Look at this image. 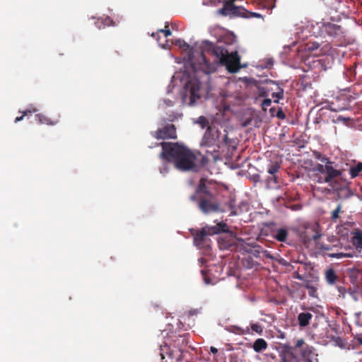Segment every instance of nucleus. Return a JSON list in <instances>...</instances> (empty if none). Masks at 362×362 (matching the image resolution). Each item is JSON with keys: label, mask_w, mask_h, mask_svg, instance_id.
<instances>
[{"label": "nucleus", "mask_w": 362, "mask_h": 362, "mask_svg": "<svg viewBox=\"0 0 362 362\" xmlns=\"http://www.w3.org/2000/svg\"><path fill=\"white\" fill-rule=\"evenodd\" d=\"M326 165V175L325 181L327 180V184L337 180V178L342 179L343 170L337 168V165H334V162L327 163Z\"/></svg>", "instance_id": "10"}, {"label": "nucleus", "mask_w": 362, "mask_h": 362, "mask_svg": "<svg viewBox=\"0 0 362 362\" xmlns=\"http://www.w3.org/2000/svg\"><path fill=\"white\" fill-rule=\"evenodd\" d=\"M262 83H267V84H272V85H276L277 87L278 86H280V83L279 81H274V80H272V79H269V78H266L264 80H262L261 81Z\"/></svg>", "instance_id": "59"}, {"label": "nucleus", "mask_w": 362, "mask_h": 362, "mask_svg": "<svg viewBox=\"0 0 362 362\" xmlns=\"http://www.w3.org/2000/svg\"><path fill=\"white\" fill-rule=\"evenodd\" d=\"M216 42L209 40L202 41L199 48L200 70L206 75L216 71L220 66H225L228 72L237 73L241 67L240 57L238 53L237 37L233 32L225 33L216 37Z\"/></svg>", "instance_id": "1"}, {"label": "nucleus", "mask_w": 362, "mask_h": 362, "mask_svg": "<svg viewBox=\"0 0 362 362\" xmlns=\"http://www.w3.org/2000/svg\"><path fill=\"white\" fill-rule=\"evenodd\" d=\"M272 101L270 98L267 97L264 98L263 100L262 101V103L260 104L262 110L266 111L267 107L272 105Z\"/></svg>", "instance_id": "45"}, {"label": "nucleus", "mask_w": 362, "mask_h": 362, "mask_svg": "<svg viewBox=\"0 0 362 362\" xmlns=\"http://www.w3.org/2000/svg\"><path fill=\"white\" fill-rule=\"evenodd\" d=\"M248 244L249 243H247L246 244H243L241 245L238 248L240 250V252H245V253H248L250 254V250H251V247L250 246H248Z\"/></svg>", "instance_id": "52"}, {"label": "nucleus", "mask_w": 362, "mask_h": 362, "mask_svg": "<svg viewBox=\"0 0 362 362\" xmlns=\"http://www.w3.org/2000/svg\"><path fill=\"white\" fill-rule=\"evenodd\" d=\"M252 120H253L252 117L247 118L246 119H245L244 121H243L241 122V127L243 128L247 127V126H249L251 124Z\"/></svg>", "instance_id": "63"}, {"label": "nucleus", "mask_w": 362, "mask_h": 362, "mask_svg": "<svg viewBox=\"0 0 362 362\" xmlns=\"http://www.w3.org/2000/svg\"><path fill=\"white\" fill-rule=\"evenodd\" d=\"M151 134L157 139H174L177 138L176 127L174 124H166Z\"/></svg>", "instance_id": "7"}, {"label": "nucleus", "mask_w": 362, "mask_h": 362, "mask_svg": "<svg viewBox=\"0 0 362 362\" xmlns=\"http://www.w3.org/2000/svg\"><path fill=\"white\" fill-rule=\"evenodd\" d=\"M156 144L155 146H158ZM162 152L160 158L163 160L159 172L165 176L170 171V163L173 162L175 168L182 172L192 171L197 173L199 167L194 163L195 155L184 145L178 143L160 142Z\"/></svg>", "instance_id": "3"}, {"label": "nucleus", "mask_w": 362, "mask_h": 362, "mask_svg": "<svg viewBox=\"0 0 362 362\" xmlns=\"http://www.w3.org/2000/svg\"><path fill=\"white\" fill-rule=\"evenodd\" d=\"M233 4L229 3L227 0L223 1V6L222 8L217 11V13L223 16H229L230 17L232 13Z\"/></svg>", "instance_id": "24"}, {"label": "nucleus", "mask_w": 362, "mask_h": 362, "mask_svg": "<svg viewBox=\"0 0 362 362\" xmlns=\"http://www.w3.org/2000/svg\"><path fill=\"white\" fill-rule=\"evenodd\" d=\"M206 182V178H201L199 180V184L196 187V194H198L199 199L208 200L216 198V195L214 193H212L207 187Z\"/></svg>", "instance_id": "9"}, {"label": "nucleus", "mask_w": 362, "mask_h": 362, "mask_svg": "<svg viewBox=\"0 0 362 362\" xmlns=\"http://www.w3.org/2000/svg\"><path fill=\"white\" fill-rule=\"evenodd\" d=\"M349 182L343 177L340 180H335L329 184L331 188L328 189V192L335 195L337 194V192L341 191V189H342L344 187H349Z\"/></svg>", "instance_id": "14"}, {"label": "nucleus", "mask_w": 362, "mask_h": 362, "mask_svg": "<svg viewBox=\"0 0 362 362\" xmlns=\"http://www.w3.org/2000/svg\"><path fill=\"white\" fill-rule=\"evenodd\" d=\"M267 348V342L263 338L257 339L252 344V349L256 353H260Z\"/></svg>", "instance_id": "23"}, {"label": "nucleus", "mask_w": 362, "mask_h": 362, "mask_svg": "<svg viewBox=\"0 0 362 362\" xmlns=\"http://www.w3.org/2000/svg\"><path fill=\"white\" fill-rule=\"evenodd\" d=\"M323 27L325 32L331 37H335L341 33V26L331 22L325 23Z\"/></svg>", "instance_id": "15"}, {"label": "nucleus", "mask_w": 362, "mask_h": 362, "mask_svg": "<svg viewBox=\"0 0 362 362\" xmlns=\"http://www.w3.org/2000/svg\"><path fill=\"white\" fill-rule=\"evenodd\" d=\"M250 328L252 332H255L259 334H262L263 332V327L257 323L251 324Z\"/></svg>", "instance_id": "48"}, {"label": "nucleus", "mask_w": 362, "mask_h": 362, "mask_svg": "<svg viewBox=\"0 0 362 362\" xmlns=\"http://www.w3.org/2000/svg\"><path fill=\"white\" fill-rule=\"evenodd\" d=\"M284 88L281 86H278L277 91L272 93V96L274 98V103H279V100L284 98Z\"/></svg>", "instance_id": "35"}, {"label": "nucleus", "mask_w": 362, "mask_h": 362, "mask_svg": "<svg viewBox=\"0 0 362 362\" xmlns=\"http://www.w3.org/2000/svg\"><path fill=\"white\" fill-rule=\"evenodd\" d=\"M201 310H202V308L191 309L189 311V315H190V316L197 315H199L201 313Z\"/></svg>", "instance_id": "64"}, {"label": "nucleus", "mask_w": 362, "mask_h": 362, "mask_svg": "<svg viewBox=\"0 0 362 362\" xmlns=\"http://www.w3.org/2000/svg\"><path fill=\"white\" fill-rule=\"evenodd\" d=\"M272 238L279 242L284 243L286 241L288 230L286 227H281L272 230Z\"/></svg>", "instance_id": "16"}, {"label": "nucleus", "mask_w": 362, "mask_h": 362, "mask_svg": "<svg viewBox=\"0 0 362 362\" xmlns=\"http://www.w3.org/2000/svg\"><path fill=\"white\" fill-rule=\"evenodd\" d=\"M247 16H248L247 18H262V15L261 13H256V12H251V11H249L248 14H247Z\"/></svg>", "instance_id": "60"}, {"label": "nucleus", "mask_w": 362, "mask_h": 362, "mask_svg": "<svg viewBox=\"0 0 362 362\" xmlns=\"http://www.w3.org/2000/svg\"><path fill=\"white\" fill-rule=\"evenodd\" d=\"M238 211H240V215L247 212L249 211L250 206L249 203L246 200H242L237 206Z\"/></svg>", "instance_id": "39"}, {"label": "nucleus", "mask_w": 362, "mask_h": 362, "mask_svg": "<svg viewBox=\"0 0 362 362\" xmlns=\"http://www.w3.org/2000/svg\"><path fill=\"white\" fill-rule=\"evenodd\" d=\"M305 288L308 290L309 296L315 298H317V288L312 284L310 280H304V283L302 285Z\"/></svg>", "instance_id": "27"}, {"label": "nucleus", "mask_w": 362, "mask_h": 362, "mask_svg": "<svg viewBox=\"0 0 362 362\" xmlns=\"http://www.w3.org/2000/svg\"><path fill=\"white\" fill-rule=\"evenodd\" d=\"M189 334H180L177 336H173V339L171 340V346L174 348H177L180 353H183V346L189 343Z\"/></svg>", "instance_id": "12"}, {"label": "nucleus", "mask_w": 362, "mask_h": 362, "mask_svg": "<svg viewBox=\"0 0 362 362\" xmlns=\"http://www.w3.org/2000/svg\"><path fill=\"white\" fill-rule=\"evenodd\" d=\"M262 253L263 254V256L266 258L270 259H276L274 256L270 253L268 250H262Z\"/></svg>", "instance_id": "61"}, {"label": "nucleus", "mask_w": 362, "mask_h": 362, "mask_svg": "<svg viewBox=\"0 0 362 362\" xmlns=\"http://www.w3.org/2000/svg\"><path fill=\"white\" fill-rule=\"evenodd\" d=\"M205 226L208 230L209 235H218L220 236L224 232H227V230L229 228L228 224L223 221H220L214 226Z\"/></svg>", "instance_id": "13"}, {"label": "nucleus", "mask_w": 362, "mask_h": 362, "mask_svg": "<svg viewBox=\"0 0 362 362\" xmlns=\"http://www.w3.org/2000/svg\"><path fill=\"white\" fill-rule=\"evenodd\" d=\"M325 168H326V165L317 163L312 168V171L313 173H315V174H320V175L322 174V173L326 174L327 170H325Z\"/></svg>", "instance_id": "42"}, {"label": "nucleus", "mask_w": 362, "mask_h": 362, "mask_svg": "<svg viewBox=\"0 0 362 362\" xmlns=\"http://www.w3.org/2000/svg\"><path fill=\"white\" fill-rule=\"evenodd\" d=\"M325 278H326L327 282L329 285H332L335 283L337 276V274H336L334 270L332 268H329V269H327L326 271Z\"/></svg>", "instance_id": "33"}, {"label": "nucleus", "mask_w": 362, "mask_h": 362, "mask_svg": "<svg viewBox=\"0 0 362 362\" xmlns=\"http://www.w3.org/2000/svg\"><path fill=\"white\" fill-rule=\"evenodd\" d=\"M206 236H209L208 234V230L206 226L203 227L200 230H199L193 238V243L196 247L199 246L205 240Z\"/></svg>", "instance_id": "17"}, {"label": "nucleus", "mask_w": 362, "mask_h": 362, "mask_svg": "<svg viewBox=\"0 0 362 362\" xmlns=\"http://www.w3.org/2000/svg\"><path fill=\"white\" fill-rule=\"evenodd\" d=\"M350 276L349 279L351 283L354 284L357 281L358 275L361 273V270L356 269V267H353L350 269Z\"/></svg>", "instance_id": "41"}, {"label": "nucleus", "mask_w": 362, "mask_h": 362, "mask_svg": "<svg viewBox=\"0 0 362 362\" xmlns=\"http://www.w3.org/2000/svg\"><path fill=\"white\" fill-rule=\"evenodd\" d=\"M199 155L201 156V159L199 161L200 165L202 166L207 165L210 160V158L206 154H202V152H199Z\"/></svg>", "instance_id": "49"}, {"label": "nucleus", "mask_w": 362, "mask_h": 362, "mask_svg": "<svg viewBox=\"0 0 362 362\" xmlns=\"http://www.w3.org/2000/svg\"><path fill=\"white\" fill-rule=\"evenodd\" d=\"M313 317L312 313L309 312L300 313L298 315V325L300 327H305L310 324V321Z\"/></svg>", "instance_id": "21"}, {"label": "nucleus", "mask_w": 362, "mask_h": 362, "mask_svg": "<svg viewBox=\"0 0 362 362\" xmlns=\"http://www.w3.org/2000/svg\"><path fill=\"white\" fill-rule=\"evenodd\" d=\"M234 247L238 248L241 245L246 244L245 239L240 237H238L235 233V238L233 239Z\"/></svg>", "instance_id": "46"}, {"label": "nucleus", "mask_w": 362, "mask_h": 362, "mask_svg": "<svg viewBox=\"0 0 362 362\" xmlns=\"http://www.w3.org/2000/svg\"><path fill=\"white\" fill-rule=\"evenodd\" d=\"M249 178L255 183H257L261 181V177L259 174L255 173L252 175H250Z\"/></svg>", "instance_id": "56"}, {"label": "nucleus", "mask_w": 362, "mask_h": 362, "mask_svg": "<svg viewBox=\"0 0 362 362\" xmlns=\"http://www.w3.org/2000/svg\"><path fill=\"white\" fill-rule=\"evenodd\" d=\"M194 124H199L202 129L207 128L209 124L208 119L206 117L202 115L199 116L197 119L193 120Z\"/></svg>", "instance_id": "37"}, {"label": "nucleus", "mask_w": 362, "mask_h": 362, "mask_svg": "<svg viewBox=\"0 0 362 362\" xmlns=\"http://www.w3.org/2000/svg\"><path fill=\"white\" fill-rule=\"evenodd\" d=\"M220 134L218 129L208 127L200 143L201 146H214L220 138Z\"/></svg>", "instance_id": "8"}, {"label": "nucleus", "mask_w": 362, "mask_h": 362, "mask_svg": "<svg viewBox=\"0 0 362 362\" xmlns=\"http://www.w3.org/2000/svg\"><path fill=\"white\" fill-rule=\"evenodd\" d=\"M279 168L280 165L278 163H271L268 166L267 173L269 175H275V174L279 171Z\"/></svg>", "instance_id": "44"}, {"label": "nucleus", "mask_w": 362, "mask_h": 362, "mask_svg": "<svg viewBox=\"0 0 362 362\" xmlns=\"http://www.w3.org/2000/svg\"><path fill=\"white\" fill-rule=\"evenodd\" d=\"M330 258L334 259H342L344 258V252H335V253H329L327 255Z\"/></svg>", "instance_id": "54"}, {"label": "nucleus", "mask_w": 362, "mask_h": 362, "mask_svg": "<svg viewBox=\"0 0 362 362\" xmlns=\"http://www.w3.org/2000/svg\"><path fill=\"white\" fill-rule=\"evenodd\" d=\"M199 207L204 214H209L217 211L218 209V202L216 198L208 200H200Z\"/></svg>", "instance_id": "11"}, {"label": "nucleus", "mask_w": 362, "mask_h": 362, "mask_svg": "<svg viewBox=\"0 0 362 362\" xmlns=\"http://www.w3.org/2000/svg\"><path fill=\"white\" fill-rule=\"evenodd\" d=\"M334 58L333 57L332 51H329L327 53L324 57L321 59L322 65L325 66V69L326 70L328 68H331L332 64H333Z\"/></svg>", "instance_id": "28"}, {"label": "nucleus", "mask_w": 362, "mask_h": 362, "mask_svg": "<svg viewBox=\"0 0 362 362\" xmlns=\"http://www.w3.org/2000/svg\"><path fill=\"white\" fill-rule=\"evenodd\" d=\"M248 246L251 247V252L250 254H252L255 257L258 258L260 257V254L262 252V247L255 243H249Z\"/></svg>", "instance_id": "31"}, {"label": "nucleus", "mask_w": 362, "mask_h": 362, "mask_svg": "<svg viewBox=\"0 0 362 362\" xmlns=\"http://www.w3.org/2000/svg\"><path fill=\"white\" fill-rule=\"evenodd\" d=\"M362 171V162H358L354 166H351L349 169V174L351 178L356 177L360 172Z\"/></svg>", "instance_id": "34"}, {"label": "nucleus", "mask_w": 362, "mask_h": 362, "mask_svg": "<svg viewBox=\"0 0 362 362\" xmlns=\"http://www.w3.org/2000/svg\"><path fill=\"white\" fill-rule=\"evenodd\" d=\"M172 336H169L167 339H165L163 344L160 345V356L162 359L165 358V355H169L171 357L172 353L170 349L171 341L170 338Z\"/></svg>", "instance_id": "18"}, {"label": "nucleus", "mask_w": 362, "mask_h": 362, "mask_svg": "<svg viewBox=\"0 0 362 362\" xmlns=\"http://www.w3.org/2000/svg\"><path fill=\"white\" fill-rule=\"evenodd\" d=\"M248 13H249V11H247L243 6H236L234 4H233L230 18H232L233 17H240V18H246L248 17V16H247V14H248Z\"/></svg>", "instance_id": "19"}, {"label": "nucleus", "mask_w": 362, "mask_h": 362, "mask_svg": "<svg viewBox=\"0 0 362 362\" xmlns=\"http://www.w3.org/2000/svg\"><path fill=\"white\" fill-rule=\"evenodd\" d=\"M207 78L205 82L206 93L202 95L200 93L201 82L199 78L192 76L189 74L175 73L171 78L170 84L167 87V93H172L175 84L174 81L179 80L182 83V88L180 90V102L183 106L189 107H198L204 101L214 98V94L212 91L214 86L212 84L211 78L209 75H206Z\"/></svg>", "instance_id": "2"}, {"label": "nucleus", "mask_w": 362, "mask_h": 362, "mask_svg": "<svg viewBox=\"0 0 362 362\" xmlns=\"http://www.w3.org/2000/svg\"><path fill=\"white\" fill-rule=\"evenodd\" d=\"M299 351V354L294 358L295 362H318L317 354L312 346L306 345Z\"/></svg>", "instance_id": "6"}, {"label": "nucleus", "mask_w": 362, "mask_h": 362, "mask_svg": "<svg viewBox=\"0 0 362 362\" xmlns=\"http://www.w3.org/2000/svg\"><path fill=\"white\" fill-rule=\"evenodd\" d=\"M172 43L177 47L183 48L185 51H188L187 53V59L185 62V66H190L192 71L194 73L198 71V69H200V66L199 62H202V59L199 57V52H197L198 59H195V52L194 51V47L190 46L187 42H186L184 40L180 38L173 39L172 40Z\"/></svg>", "instance_id": "4"}, {"label": "nucleus", "mask_w": 362, "mask_h": 362, "mask_svg": "<svg viewBox=\"0 0 362 362\" xmlns=\"http://www.w3.org/2000/svg\"><path fill=\"white\" fill-rule=\"evenodd\" d=\"M37 112V110L35 108H33V109H27L26 110H25L23 112V115L20 116V117H16L14 122L16 123L17 122H21V120L23 119V117L28 115V113H31V112Z\"/></svg>", "instance_id": "47"}, {"label": "nucleus", "mask_w": 362, "mask_h": 362, "mask_svg": "<svg viewBox=\"0 0 362 362\" xmlns=\"http://www.w3.org/2000/svg\"><path fill=\"white\" fill-rule=\"evenodd\" d=\"M40 124H46L47 125H55L57 122H52L51 119L46 116L43 115L42 114H37L35 116Z\"/></svg>", "instance_id": "36"}, {"label": "nucleus", "mask_w": 362, "mask_h": 362, "mask_svg": "<svg viewBox=\"0 0 362 362\" xmlns=\"http://www.w3.org/2000/svg\"><path fill=\"white\" fill-rule=\"evenodd\" d=\"M228 332L234 333L235 334H250V328L247 327L246 329H243L237 325L230 326L226 329Z\"/></svg>", "instance_id": "32"}, {"label": "nucleus", "mask_w": 362, "mask_h": 362, "mask_svg": "<svg viewBox=\"0 0 362 362\" xmlns=\"http://www.w3.org/2000/svg\"><path fill=\"white\" fill-rule=\"evenodd\" d=\"M305 344L304 340L303 339H298L295 346H292V348H295V352L297 353L298 349H300V350L304 347L303 345Z\"/></svg>", "instance_id": "55"}, {"label": "nucleus", "mask_w": 362, "mask_h": 362, "mask_svg": "<svg viewBox=\"0 0 362 362\" xmlns=\"http://www.w3.org/2000/svg\"><path fill=\"white\" fill-rule=\"evenodd\" d=\"M95 25L98 29H103L108 26H115V22L109 16L98 18Z\"/></svg>", "instance_id": "22"}, {"label": "nucleus", "mask_w": 362, "mask_h": 362, "mask_svg": "<svg viewBox=\"0 0 362 362\" xmlns=\"http://www.w3.org/2000/svg\"><path fill=\"white\" fill-rule=\"evenodd\" d=\"M315 158L321 161L322 163H325V165H327V163H332L331 161L325 155L322 154L320 152H315L314 153Z\"/></svg>", "instance_id": "43"}, {"label": "nucleus", "mask_w": 362, "mask_h": 362, "mask_svg": "<svg viewBox=\"0 0 362 362\" xmlns=\"http://www.w3.org/2000/svg\"><path fill=\"white\" fill-rule=\"evenodd\" d=\"M267 189H276L278 187L277 177L276 175H269L265 178Z\"/></svg>", "instance_id": "30"}, {"label": "nucleus", "mask_w": 362, "mask_h": 362, "mask_svg": "<svg viewBox=\"0 0 362 362\" xmlns=\"http://www.w3.org/2000/svg\"><path fill=\"white\" fill-rule=\"evenodd\" d=\"M335 195L338 199L346 200L353 197L354 193L349 186L347 187H344L342 190L341 189V191L337 192Z\"/></svg>", "instance_id": "25"}, {"label": "nucleus", "mask_w": 362, "mask_h": 362, "mask_svg": "<svg viewBox=\"0 0 362 362\" xmlns=\"http://www.w3.org/2000/svg\"><path fill=\"white\" fill-rule=\"evenodd\" d=\"M276 260L277 261V262L282 265V266H284V267H288V266H291V264L287 261L284 258H279V259H276Z\"/></svg>", "instance_id": "62"}, {"label": "nucleus", "mask_w": 362, "mask_h": 362, "mask_svg": "<svg viewBox=\"0 0 362 362\" xmlns=\"http://www.w3.org/2000/svg\"><path fill=\"white\" fill-rule=\"evenodd\" d=\"M257 88L258 90V96L259 98H266L268 97V95H269L270 90L267 87L259 85L257 86Z\"/></svg>", "instance_id": "40"}, {"label": "nucleus", "mask_w": 362, "mask_h": 362, "mask_svg": "<svg viewBox=\"0 0 362 362\" xmlns=\"http://www.w3.org/2000/svg\"><path fill=\"white\" fill-rule=\"evenodd\" d=\"M277 351H279V354H283L288 355L293 359L296 358L297 354V353L295 352V348H292V346L288 344H281L277 349Z\"/></svg>", "instance_id": "20"}, {"label": "nucleus", "mask_w": 362, "mask_h": 362, "mask_svg": "<svg viewBox=\"0 0 362 362\" xmlns=\"http://www.w3.org/2000/svg\"><path fill=\"white\" fill-rule=\"evenodd\" d=\"M242 263L245 269H252L255 265H259V264L257 262H255L251 257L243 259Z\"/></svg>", "instance_id": "38"}, {"label": "nucleus", "mask_w": 362, "mask_h": 362, "mask_svg": "<svg viewBox=\"0 0 362 362\" xmlns=\"http://www.w3.org/2000/svg\"><path fill=\"white\" fill-rule=\"evenodd\" d=\"M275 117L280 119H284L286 117V115L284 112L283 110L279 107L275 113Z\"/></svg>", "instance_id": "57"}, {"label": "nucleus", "mask_w": 362, "mask_h": 362, "mask_svg": "<svg viewBox=\"0 0 362 362\" xmlns=\"http://www.w3.org/2000/svg\"><path fill=\"white\" fill-rule=\"evenodd\" d=\"M182 116V113L178 112H172L168 115L167 120L170 122H173L175 121L177 118L181 117Z\"/></svg>", "instance_id": "50"}, {"label": "nucleus", "mask_w": 362, "mask_h": 362, "mask_svg": "<svg viewBox=\"0 0 362 362\" xmlns=\"http://www.w3.org/2000/svg\"><path fill=\"white\" fill-rule=\"evenodd\" d=\"M355 235L351 238V243L356 249L362 250V231L356 230Z\"/></svg>", "instance_id": "26"}, {"label": "nucleus", "mask_w": 362, "mask_h": 362, "mask_svg": "<svg viewBox=\"0 0 362 362\" xmlns=\"http://www.w3.org/2000/svg\"><path fill=\"white\" fill-rule=\"evenodd\" d=\"M234 238H235V232L232 231L228 228L227 232H224L217 238V244L219 250L223 251L231 250L232 247H234Z\"/></svg>", "instance_id": "5"}, {"label": "nucleus", "mask_w": 362, "mask_h": 362, "mask_svg": "<svg viewBox=\"0 0 362 362\" xmlns=\"http://www.w3.org/2000/svg\"><path fill=\"white\" fill-rule=\"evenodd\" d=\"M314 177L317 183H327V180L325 181V177H322L320 174H314Z\"/></svg>", "instance_id": "58"}, {"label": "nucleus", "mask_w": 362, "mask_h": 362, "mask_svg": "<svg viewBox=\"0 0 362 362\" xmlns=\"http://www.w3.org/2000/svg\"><path fill=\"white\" fill-rule=\"evenodd\" d=\"M230 210V216H237L240 215V211H238V209L237 208V206H229Z\"/></svg>", "instance_id": "53"}, {"label": "nucleus", "mask_w": 362, "mask_h": 362, "mask_svg": "<svg viewBox=\"0 0 362 362\" xmlns=\"http://www.w3.org/2000/svg\"><path fill=\"white\" fill-rule=\"evenodd\" d=\"M201 147H202V150L199 151V152H202V154H206L209 158L211 156L214 161H216L218 159V157H219V156H218L219 146H217V148H214L213 150H208V149L205 148L206 146H201Z\"/></svg>", "instance_id": "29"}, {"label": "nucleus", "mask_w": 362, "mask_h": 362, "mask_svg": "<svg viewBox=\"0 0 362 362\" xmlns=\"http://www.w3.org/2000/svg\"><path fill=\"white\" fill-rule=\"evenodd\" d=\"M341 204H339L337 208L334 211H332L331 218L333 221H335L339 217V214L341 211Z\"/></svg>", "instance_id": "51"}]
</instances>
